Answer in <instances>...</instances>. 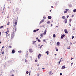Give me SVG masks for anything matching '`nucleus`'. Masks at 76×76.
<instances>
[{
	"label": "nucleus",
	"mask_w": 76,
	"mask_h": 76,
	"mask_svg": "<svg viewBox=\"0 0 76 76\" xmlns=\"http://www.w3.org/2000/svg\"><path fill=\"white\" fill-rule=\"evenodd\" d=\"M16 27L15 26L14 27L12 32V33L11 38H13L15 37V34L16 32Z\"/></svg>",
	"instance_id": "1"
},
{
	"label": "nucleus",
	"mask_w": 76,
	"mask_h": 76,
	"mask_svg": "<svg viewBox=\"0 0 76 76\" xmlns=\"http://www.w3.org/2000/svg\"><path fill=\"white\" fill-rule=\"evenodd\" d=\"M68 11H69V9H66V11H64V13H66L67 12H68Z\"/></svg>",
	"instance_id": "2"
},
{
	"label": "nucleus",
	"mask_w": 76,
	"mask_h": 76,
	"mask_svg": "<svg viewBox=\"0 0 76 76\" xmlns=\"http://www.w3.org/2000/svg\"><path fill=\"white\" fill-rule=\"evenodd\" d=\"M18 22V21L16 20H15V21L14 24L15 25V26L17 25V23Z\"/></svg>",
	"instance_id": "3"
},
{
	"label": "nucleus",
	"mask_w": 76,
	"mask_h": 76,
	"mask_svg": "<svg viewBox=\"0 0 76 76\" xmlns=\"http://www.w3.org/2000/svg\"><path fill=\"white\" fill-rule=\"evenodd\" d=\"M64 31L65 33H66V34H68V32L67 31V29H65L64 30Z\"/></svg>",
	"instance_id": "4"
},
{
	"label": "nucleus",
	"mask_w": 76,
	"mask_h": 76,
	"mask_svg": "<svg viewBox=\"0 0 76 76\" xmlns=\"http://www.w3.org/2000/svg\"><path fill=\"white\" fill-rule=\"evenodd\" d=\"M29 51L30 53H32L33 51H32V49H29Z\"/></svg>",
	"instance_id": "5"
},
{
	"label": "nucleus",
	"mask_w": 76,
	"mask_h": 76,
	"mask_svg": "<svg viewBox=\"0 0 76 76\" xmlns=\"http://www.w3.org/2000/svg\"><path fill=\"white\" fill-rule=\"evenodd\" d=\"M64 36H65L64 34H63V35H62L61 37V39H63V37H64Z\"/></svg>",
	"instance_id": "6"
},
{
	"label": "nucleus",
	"mask_w": 76,
	"mask_h": 76,
	"mask_svg": "<svg viewBox=\"0 0 76 76\" xmlns=\"http://www.w3.org/2000/svg\"><path fill=\"white\" fill-rule=\"evenodd\" d=\"M12 54H14L15 53V50H12Z\"/></svg>",
	"instance_id": "7"
},
{
	"label": "nucleus",
	"mask_w": 76,
	"mask_h": 76,
	"mask_svg": "<svg viewBox=\"0 0 76 76\" xmlns=\"http://www.w3.org/2000/svg\"><path fill=\"white\" fill-rule=\"evenodd\" d=\"M49 75H53V73H52V72L51 71L49 73Z\"/></svg>",
	"instance_id": "8"
},
{
	"label": "nucleus",
	"mask_w": 76,
	"mask_h": 76,
	"mask_svg": "<svg viewBox=\"0 0 76 76\" xmlns=\"http://www.w3.org/2000/svg\"><path fill=\"white\" fill-rule=\"evenodd\" d=\"M65 23H66L67 22V19H66L64 20Z\"/></svg>",
	"instance_id": "9"
},
{
	"label": "nucleus",
	"mask_w": 76,
	"mask_h": 76,
	"mask_svg": "<svg viewBox=\"0 0 76 76\" xmlns=\"http://www.w3.org/2000/svg\"><path fill=\"white\" fill-rule=\"evenodd\" d=\"M48 18L49 19H51V16H48Z\"/></svg>",
	"instance_id": "10"
},
{
	"label": "nucleus",
	"mask_w": 76,
	"mask_h": 76,
	"mask_svg": "<svg viewBox=\"0 0 76 76\" xmlns=\"http://www.w3.org/2000/svg\"><path fill=\"white\" fill-rule=\"evenodd\" d=\"M44 35L43 34V33H42L40 34V36L41 37H43V35Z\"/></svg>",
	"instance_id": "11"
},
{
	"label": "nucleus",
	"mask_w": 76,
	"mask_h": 76,
	"mask_svg": "<svg viewBox=\"0 0 76 76\" xmlns=\"http://www.w3.org/2000/svg\"><path fill=\"white\" fill-rule=\"evenodd\" d=\"M62 18L63 19H64L65 18H66V17H65V16H64L62 17Z\"/></svg>",
	"instance_id": "12"
},
{
	"label": "nucleus",
	"mask_w": 76,
	"mask_h": 76,
	"mask_svg": "<svg viewBox=\"0 0 76 76\" xmlns=\"http://www.w3.org/2000/svg\"><path fill=\"white\" fill-rule=\"evenodd\" d=\"M44 22V20H42L40 22V23H42V22Z\"/></svg>",
	"instance_id": "13"
},
{
	"label": "nucleus",
	"mask_w": 76,
	"mask_h": 76,
	"mask_svg": "<svg viewBox=\"0 0 76 76\" xmlns=\"http://www.w3.org/2000/svg\"><path fill=\"white\" fill-rule=\"evenodd\" d=\"M57 45H59L60 44V42H57Z\"/></svg>",
	"instance_id": "14"
},
{
	"label": "nucleus",
	"mask_w": 76,
	"mask_h": 76,
	"mask_svg": "<svg viewBox=\"0 0 76 76\" xmlns=\"http://www.w3.org/2000/svg\"><path fill=\"white\" fill-rule=\"evenodd\" d=\"M48 53H50V52L48 51H47V52H46V53H47V55H48V54H49Z\"/></svg>",
	"instance_id": "15"
},
{
	"label": "nucleus",
	"mask_w": 76,
	"mask_h": 76,
	"mask_svg": "<svg viewBox=\"0 0 76 76\" xmlns=\"http://www.w3.org/2000/svg\"><path fill=\"white\" fill-rule=\"evenodd\" d=\"M46 32L44 31V32L43 33V34L44 35H45L46 34Z\"/></svg>",
	"instance_id": "16"
},
{
	"label": "nucleus",
	"mask_w": 76,
	"mask_h": 76,
	"mask_svg": "<svg viewBox=\"0 0 76 76\" xmlns=\"http://www.w3.org/2000/svg\"><path fill=\"white\" fill-rule=\"evenodd\" d=\"M62 69H65V66H62Z\"/></svg>",
	"instance_id": "17"
},
{
	"label": "nucleus",
	"mask_w": 76,
	"mask_h": 76,
	"mask_svg": "<svg viewBox=\"0 0 76 76\" xmlns=\"http://www.w3.org/2000/svg\"><path fill=\"white\" fill-rule=\"evenodd\" d=\"M73 12H74V13H75V12H76V9H75L74 10H73Z\"/></svg>",
	"instance_id": "18"
},
{
	"label": "nucleus",
	"mask_w": 76,
	"mask_h": 76,
	"mask_svg": "<svg viewBox=\"0 0 76 76\" xmlns=\"http://www.w3.org/2000/svg\"><path fill=\"white\" fill-rule=\"evenodd\" d=\"M43 46V45H42L40 46L39 47V48H42V47Z\"/></svg>",
	"instance_id": "19"
},
{
	"label": "nucleus",
	"mask_w": 76,
	"mask_h": 76,
	"mask_svg": "<svg viewBox=\"0 0 76 76\" xmlns=\"http://www.w3.org/2000/svg\"><path fill=\"white\" fill-rule=\"evenodd\" d=\"M4 26H1L0 27V29H1V28H3Z\"/></svg>",
	"instance_id": "20"
},
{
	"label": "nucleus",
	"mask_w": 76,
	"mask_h": 76,
	"mask_svg": "<svg viewBox=\"0 0 76 76\" xmlns=\"http://www.w3.org/2000/svg\"><path fill=\"white\" fill-rule=\"evenodd\" d=\"M9 24H10V22H8V23L7 24V25H9Z\"/></svg>",
	"instance_id": "21"
},
{
	"label": "nucleus",
	"mask_w": 76,
	"mask_h": 76,
	"mask_svg": "<svg viewBox=\"0 0 76 76\" xmlns=\"http://www.w3.org/2000/svg\"><path fill=\"white\" fill-rule=\"evenodd\" d=\"M53 37H56V34H53Z\"/></svg>",
	"instance_id": "22"
},
{
	"label": "nucleus",
	"mask_w": 76,
	"mask_h": 76,
	"mask_svg": "<svg viewBox=\"0 0 76 76\" xmlns=\"http://www.w3.org/2000/svg\"><path fill=\"white\" fill-rule=\"evenodd\" d=\"M47 23L48 24V23H50V21H48V22H47Z\"/></svg>",
	"instance_id": "23"
},
{
	"label": "nucleus",
	"mask_w": 76,
	"mask_h": 76,
	"mask_svg": "<svg viewBox=\"0 0 76 76\" xmlns=\"http://www.w3.org/2000/svg\"><path fill=\"white\" fill-rule=\"evenodd\" d=\"M47 31V28H46L45 29V32H46V31Z\"/></svg>",
	"instance_id": "24"
},
{
	"label": "nucleus",
	"mask_w": 76,
	"mask_h": 76,
	"mask_svg": "<svg viewBox=\"0 0 76 76\" xmlns=\"http://www.w3.org/2000/svg\"><path fill=\"white\" fill-rule=\"evenodd\" d=\"M37 41L38 42H41V40L39 39H38Z\"/></svg>",
	"instance_id": "25"
},
{
	"label": "nucleus",
	"mask_w": 76,
	"mask_h": 76,
	"mask_svg": "<svg viewBox=\"0 0 76 76\" xmlns=\"http://www.w3.org/2000/svg\"><path fill=\"white\" fill-rule=\"evenodd\" d=\"M33 32H37V30H34L33 31Z\"/></svg>",
	"instance_id": "26"
},
{
	"label": "nucleus",
	"mask_w": 76,
	"mask_h": 76,
	"mask_svg": "<svg viewBox=\"0 0 76 76\" xmlns=\"http://www.w3.org/2000/svg\"><path fill=\"white\" fill-rule=\"evenodd\" d=\"M72 22V19H69V22L70 23Z\"/></svg>",
	"instance_id": "27"
},
{
	"label": "nucleus",
	"mask_w": 76,
	"mask_h": 76,
	"mask_svg": "<svg viewBox=\"0 0 76 76\" xmlns=\"http://www.w3.org/2000/svg\"><path fill=\"white\" fill-rule=\"evenodd\" d=\"M18 10H19V9L18 8H16V11H18Z\"/></svg>",
	"instance_id": "28"
},
{
	"label": "nucleus",
	"mask_w": 76,
	"mask_h": 76,
	"mask_svg": "<svg viewBox=\"0 0 76 76\" xmlns=\"http://www.w3.org/2000/svg\"><path fill=\"white\" fill-rule=\"evenodd\" d=\"M18 53H22V51H21V50L19 51H18Z\"/></svg>",
	"instance_id": "29"
},
{
	"label": "nucleus",
	"mask_w": 76,
	"mask_h": 76,
	"mask_svg": "<svg viewBox=\"0 0 76 76\" xmlns=\"http://www.w3.org/2000/svg\"><path fill=\"white\" fill-rule=\"evenodd\" d=\"M39 56H40V57H41V54L39 53Z\"/></svg>",
	"instance_id": "30"
},
{
	"label": "nucleus",
	"mask_w": 76,
	"mask_h": 76,
	"mask_svg": "<svg viewBox=\"0 0 76 76\" xmlns=\"http://www.w3.org/2000/svg\"><path fill=\"white\" fill-rule=\"evenodd\" d=\"M38 58H40V57H41L39 56V55H38Z\"/></svg>",
	"instance_id": "31"
},
{
	"label": "nucleus",
	"mask_w": 76,
	"mask_h": 76,
	"mask_svg": "<svg viewBox=\"0 0 76 76\" xmlns=\"http://www.w3.org/2000/svg\"><path fill=\"white\" fill-rule=\"evenodd\" d=\"M1 53L2 54H3L4 53V51H3L1 52Z\"/></svg>",
	"instance_id": "32"
},
{
	"label": "nucleus",
	"mask_w": 76,
	"mask_h": 76,
	"mask_svg": "<svg viewBox=\"0 0 76 76\" xmlns=\"http://www.w3.org/2000/svg\"><path fill=\"white\" fill-rule=\"evenodd\" d=\"M61 60H60L59 62L58 63L59 64H60V62H61Z\"/></svg>",
	"instance_id": "33"
},
{
	"label": "nucleus",
	"mask_w": 76,
	"mask_h": 76,
	"mask_svg": "<svg viewBox=\"0 0 76 76\" xmlns=\"http://www.w3.org/2000/svg\"><path fill=\"white\" fill-rule=\"evenodd\" d=\"M9 32V30H8V29H7V32Z\"/></svg>",
	"instance_id": "34"
},
{
	"label": "nucleus",
	"mask_w": 76,
	"mask_h": 76,
	"mask_svg": "<svg viewBox=\"0 0 76 76\" xmlns=\"http://www.w3.org/2000/svg\"><path fill=\"white\" fill-rule=\"evenodd\" d=\"M37 60H35V62H37V61H38V60H37V58H36Z\"/></svg>",
	"instance_id": "35"
},
{
	"label": "nucleus",
	"mask_w": 76,
	"mask_h": 76,
	"mask_svg": "<svg viewBox=\"0 0 76 76\" xmlns=\"http://www.w3.org/2000/svg\"><path fill=\"white\" fill-rule=\"evenodd\" d=\"M69 15H67L66 16V18H69Z\"/></svg>",
	"instance_id": "36"
},
{
	"label": "nucleus",
	"mask_w": 76,
	"mask_h": 76,
	"mask_svg": "<svg viewBox=\"0 0 76 76\" xmlns=\"http://www.w3.org/2000/svg\"><path fill=\"white\" fill-rule=\"evenodd\" d=\"M26 74H28V73H29V72L28 71H27L26 72Z\"/></svg>",
	"instance_id": "37"
},
{
	"label": "nucleus",
	"mask_w": 76,
	"mask_h": 76,
	"mask_svg": "<svg viewBox=\"0 0 76 76\" xmlns=\"http://www.w3.org/2000/svg\"><path fill=\"white\" fill-rule=\"evenodd\" d=\"M5 33H6V34H7L6 35H7V34H8V33H7V32H5Z\"/></svg>",
	"instance_id": "38"
},
{
	"label": "nucleus",
	"mask_w": 76,
	"mask_h": 76,
	"mask_svg": "<svg viewBox=\"0 0 76 76\" xmlns=\"http://www.w3.org/2000/svg\"><path fill=\"white\" fill-rule=\"evenodd\" d=\"M36 30V31H39V29H37Z\"/></svg>",
	"instance_id": "39"
},
{
	"label": "nucleus",
	"mask_w": 76,
	"mask_h": 76,
	"mask_svg": "<svg viewBox=\"0 0 76 76\" xmlns=\"http://www.w3.org/2000/svg\"><path fill=\"white\" fill-rule=\"evenodd\" d=\"M6 48H7V50L9 49V47L7 46V47Z\"/></svg>",
	"instance_id": "40"
},
{
	"label": "nucleus",
	"mask_w": 76,
	"mask_h": 76,
	"mask_svg": "<svg viewBox=\"0 0 76 76\" xmlns=\"http://www.w3.org/2000/svg\"><path fill=\"white\" fill-rule=\"evenodd\" d=\"M37 76H39V74L38 73V74H37Z\"/></svg>",
	"instance_id": "41"
},
{
	"label": "nucleus",
	"mask_w": 76,
	"mask_h": 76,
	"mask_svg": "<svg viewBox=\"0 0 76 76\" xmlns=\"http://www.w3.org/2000/svg\"><path fill=\"white\" fill-rule=\"evenodd\" d=\"M60 76H61V75H62V73H60Z\"/></svg>",
	"instance_id": "42"
},
{
	"label": "nucleus",
	"mask_w": 76,
	"mask_h": 76,
	"mask_svg": "<svg viewBox=\"0 0 76 76\" xmlns=\"http://www.w3.org/2000/svg\"><path fill=\"white\" fill-rule=\"evenodd\" d=\"M56 51H58V49H56Z\"/></svg>",
	"instance_id": "43"
},
{
	"label": "nucleus",
	"mask_w": 76,
	"mask_h": 76,
	"mask_svg": "<svg viewBox=\"0 0 76 76\" xmlns=\"http://www.w3.org/2000/svg\"><path fill=\"white\" fill-rule=\"evenodd\" d=\"M9 47L10 48H12V46H9Z\"/></svg>",
	"instance_id": "44"
},
{
	"label": "nucleus",
	"mask_w": 76,
	"mask_h": 76,
	"mask_svg": "<svg viewBox=\"0 0 76 76\" xmlns=\"http://www.w3.org/2000/svg\"><path fill=\"white\" fill-rule=\"evenodd\" d=\"M72 39H73V38H74V36H72Z\"/></svg>",
	"instance_id": "45"
},
{
	"label": "nucleus",
	"mask_w": 76,
	"mask_h": 76,
	"mask_svg": "<svg viewBox=\"0 0 76 76\" xmlns=\"http://www.w3.org/2000/svg\"><path fill=\"white\" fill-rule=\"evenodd\" d=\"M43 41H44V42H45V39H44Z\"/></svg>",
	"instance_id": "46"
},
{
	"label": "nucleus",
	"mask_w": 76,
	"mask_h": 76,
	"mask_svg": "<svg viewBox=\"0 0 76 76\" xmlns=\"http://www.w3.org/2000/svg\"><path fill=\"white\" fill-rule=\"evenodd\" d=\"M73 63H72L71 64V66H72V65H73Z\"/></svg>",
	"instance_id": "47"
},
{
	"label": "nucleus",
	"mask_w": 76,
	"mask_h": 76,
	"mask_svg": "<svg viewBox=\"0 0 76 76\" xmlns=\"http://www.w3.org/2000/svg\"><path fill=\"white\" fill-rule=\"evenodd\" d=\"M43 18H44V19H46V17H44Z\"/></svg>",
	"instance_id": "48"
},
{
	"label": "nucleus",
	"mask_w": 76,
	"mask_h": 76,
	"mask_svg": "<svg viewBox=\"0 0 76 76\" xmlns=\"http://www.w3.org/2000/svg\"><path fill=\"white\" fill-rule=\"evenodd\" d=\"M71 60H73V58H72V57H71Z\"/></svg>",
	"instance_id": "49"
},
{
	"label": "nucleus",
	"mask_w": 76,
	"mask_h": 76,
	"mask_svg": "<svg viewBox=\"0 0 76 76\" xmlns=\"http://www.w3.org/2000/svg\"><path fill=\"white\" fill-rule=\"evenodd\" d=\"M73 30L74 31H75V28H73Z\"/></svg>",
	"instance_id": "50"
},
{
	"label": "nucleus",
	"mask_w": 76,
	"mask_h": 76,
	"mask_svg": "<svg viewBox=\"0 0 76 76\" xmlns=\"http://www.w3.org/2000/svg\"><path fill=\"white\" fill-rule=\"evenodd\" d=\"M1 32H0V36L1 35Z\"/></svg>",
	"instance_id": "51"
},
{
	"label": "nucleus",
	"mask_w": 76,
	"mask_h": 76,
	"mask_svg": "<svg viewBox=\"0 0 76 76\" xmlns=\"http://www.w3.org/2000/svg\"><path fill=\"white\" fill-rule=\"evenodd\" d=\"M72 44L71 42L70 43V45H72Z\"/></svg>",
	"instance_id": "52"
},
{
	"label": "nucleus",
	"mask_w": 76,
	"mask_h": 76,
	"mask_svg": "<svg viewBox=\"0 0 76 76\" xmlns=\"http://www.w3.org/2000/svg\"><path fill=\"white\" fill-rule=\"evenodd\" d=\"M73 16H74V15H72V17H73Z\"/></svg>",
	"instance_id": "53"
},
{
	"label": "nucleus",
	"mask_w": 76,
	"mask_h": 76,
	"mask_svg": "<svg viewBox=\"0 0 76 76\" xmlns=\"http://www.w3.org/2000/svg\"><path fill=\"white\" fill-rule=\"evenodd\" d=\"M51 8H53V6H51Z\"/></svg>",
	"instance_id": "54"
},
{
	"label": "nucleus",
	"mask_w": 76,
	"mask_h": 76,
	"mask_svg": "<svg viewBox=\"0 0 76 76\" xmlns=\"http://www.w3.org/2000/svg\"><path fill=\"white\" fill-rule=\"evenodd\" d=\"M42 69L43 70H44V69H45V68H42Z\"/></svg>",
	"instance_id": "55"
},
{
	"label": "nucleus",
	"mask_w": 76,
	"mask_h": 76,
	"mask_svg": "<svg viewBox=\"0 0 76 76\" xmlns=\"http://www.w3.org/2000/svg\"><path fill=\"white\" fill-rule=\"evenodd\" d=\"M38 39V37H37V38H36V39Z\"/></svg>",
	"instance_id": "56"
},
{
	"label": "nucleus",
	"mask_w": 76,
	"mask_h": 76,
	"mask_svg": "<svg viewBox=\"0 0 76 76\" xmlns=\"http://www.w3.org/2000/svg\"><path fill=\"white\" fill-rule=\"evenodd\" d=\"M12 76H14V75H13V74L12 75Z\"/></svg>",
	"instance_id": "57"
},
{
	"label": "nucleus",
	"mask_w": 76,
	"mask_h": 76,
	"mask_svg": "<svg viewBox=\"0 0 76 76\" xmlns=\"http://www.w3.org/2000/svg\"><path fill=\"white\" fill-rule=\"evenodd\" d=\"M69 26H71V24H69Z\"/></svg>",
	"instance_id": "58"
},
{
	"label": "nucleus",
	"mask_w": 76,
	"mask_h": 76,
	"mask_svg": "<svg viewBox=\"0 0 76 76\" xmlns=\"http://www.w3.org/2000/svg\"><path fill=\"white\" fill-rule=\"evenodd\" d=\"M51 26H53V24H51Z\"/></svg>",
	"instance_id": "59"
},
{
	"label": "nucleus",
	"mask_w": 76,
	"mask_h": 76,
	"mask_svg": "<svg viewBox=\"0 0 76 76\" xmlns=\"http://www.w3.org/2000/svg\"><path fill=\"white\" fill-rule=\"evenodd\" d=\"M56 28H58V26H56Z\"/></svg>",
	"instance_id": "60"
},
{
	"label": "nucleus",
	"mask_w": 76,
	"mask_h": 76,
	"mask_svg": "<svg viewBox=\"0 0 76 76\" xmlns=\"http://www.w3.org/2000/svg\"><path fill=\"white\" fill-rule=\"evenodd\" d=\"M0 44H1V42H0Z\"/></svg>",
	"instance_id": "61"
},
{
	"label": "nucleus",
	"mask_w": 76,
	"mask_h": 76,
	"mask_svg": "<svg viewBox=\"0 0 76 76\" xmlns=\"http://www.w3.org/2000/svg\"><path fill=\"white\" fill-rule=\"evenodd\" d=\"M27 60H26V62H27Z\"/></svg>",
	"instance_id": "62"
},
{
	"label": "nucleus",
	"mask_w": 76,
	"mask_h": 76,
	"mask_svg": "<svg viewBox=\"0 0 76 76\" xmlns=\"http://www.w3.org/2000/svg\"><path fill=\"white\" fill-rule=\"evenodd\" d=\"M4 48V46L2 47V48Z\"/></svg>",
	"instance_id": "63"
},
{
	"label": "nucleus",
	"mask_w": 76,
	"mask_h": 76,
	"mask_svg": "<svg viewBox=\"0 0 76 76\" xmlns=\"http://www.w3.org/2000/svg\"><path fill=\"white\" fill-rule=\"evenodd\" d=\"M56 55H57V54H55V56H56Z\"/></svg>",
	"instance_id": "64"
}]
</instances>
